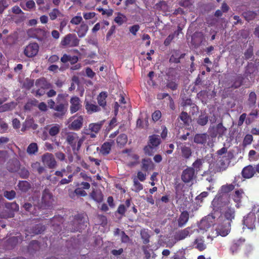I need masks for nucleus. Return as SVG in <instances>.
<instances>
[{"label": "nucleus", "mask_w": 259, "mask_h": 259, "mask_svg": "<svg viewBox=\"0 0 259 259\" xmlns=\"http://www.w3.org/2000/svg\"><path fill=\"white\" fill-rule=\"evenodd\" d=\"M33 168H36L37 171L39 174H41L45 171V168L42 166H40V164L38 162H36L32 165Z\"/></svg>", "instance_id": "6e6d98bb"}, {"label": "nucleus", "mask_w": 259, "mask_h": 259, "mask_svg": "<svg viewBox=\"0 0 259 259\" xmlns=\"http://www.w3.org/2000/svg\"><path fill=\"white\" fill-rule=\"evenodd\" d=\"M83 141L84 139L79 138L75 133L69 132L66 135V141L71 147L74 153L80 149Z\"/></svg>", "instance_id": "f03ea898"}, {"label": "nucleus", "mask_w": 259, "mask_h": 259, "mask_svg": "<svg viewBox=\"0 0 259 259\" xmlns=\"http://www.w3.org/2000/svg\"><path fill=\"white\" fill-rule=\"evenodd\" d=\"M196 178L195 170L189 167L184 170L181 175L182 180L185 183L192 182Z\"/></svg>", "instance_id": "6e6552de"}, {"label": "nucleus", "mask_w": 259, "mask_h": 259, "mask_svg": "<svg viewBox=\"0 0 259 259\" xmlns=\"http://www.w3.org/2000/svg\"><path fill=\"white\" fill-rule=\"evenodd\" d=\"M111 148V144L109 142L104 143L100 150V152L103 155H107L110 153Z\"/></svg>", "instance_id": "2f4dec72"}, {"label": "nucleus", "mask_w": 259, "mask_h": 259, "mask_svg": "<svg viewBox=\"0 0 259 259\" xmlns=\"http://www.w3.org/2000/svg\"><path fill=\"white\" fill-rule=\"evenodd\" d=\"M149 144L153 148L157 147L160 143L161 140L159 136L153 135L149 136Z\"/></svg>", "instance_id": "5701e85b"}, {"label": "nucleus", "mask_w": 259, "mask_h": 259, "mask_svg": "<svg viewBox=\"0 0 259 259\" xmlns=\"http://www.w3.org/2000/svg\"><path fill=\"white\" fill-rule=\"evenodd\" d=\"M182 156L185 159H189L192 155V150L190 147L183 144L179 145Z\"/></svg>", "instance_id": "f3484780"}, {"label": "nucleus", "mask_w": 259, "mask_h": 259, "mask_svg": "<svg viewBox=\"0 0 259 259\" xmlns=\"http://www.w3.org/2000/svg\"><path fill=\"white\" fill-rule=\"evenodd\" d=\"M41 160L44 165L50 168H55L57 166V162L52 154L46 153L41 156Z\"/></svg>", "instance_id": "1a4fd4ad"}, {"label": "nucleus", "mask_w": 259, "mask_h": 259, "mask_svg": "<svg viewBox=\"0 0 259 259\" xmlns=\"http://www.w3.org/2000/svg\"><path fill=\"white\" fill-rule=\"evenodd\" d=\"M146 175L142 171H138L137 173V179L143 182L145 180Z\"/></svg>", "instance_id": "774afa93"}, {"label": "nucleus", "mask_w": 259, "mask_h": 259, "mask_svg": "<svg viewBox=\"0 0 259 259\" xmlns=\"http://www.w3.org/2000/svg\"><path fill=\"white\" fill-rule=\"evenodd\" d=\"M97 10L101 12L102 15H107L108 16H111L113 14V11L112 9L104 10L102 8H98Z\"/></svg>", "instance_id": "de8ad7c7"}, {"label": "nucleus", "mask_w": 259, "mask_h": 259, "mask_svg": "<svg viewBox=\"0 0 259 259\" xmlns=\"http://www.w3.org/2000/svg\"><path fill=\"white\" fill-rule=\"evenodd\" d=\"M107 97V94L106 92H101L97 97L98 103L99 105L103 107H104L106 105V99Z\"/></svg>", "instance_id": "bb28decb"}, {"label": "nucleus", "mask_w": 259, "mask_h": 259, "mask_svg": "<svg viewBox=\"0 0 259 259\" xmlns=\"http://www.w3.org/2000/svg\"><path fill=\"white\" fill-rule=\"evenodd\" d=\"M255 222V216L253 213H249L243 219V224L248 229L253 230L255 229V227L254 223Z\"/></svg>", "instance_id": "9b49d317"}, {"label": "nucleus", "mask_w": 259, "mask_h": 259, "mask_svg": "<svg viewBox=\"0 0 259 259\" xmlns=\"http://www.w3.org/2000/svg\"><path fill=\"white\" fill-rule=\"evenodd\" d=\"M212 205L214 209H222V208L225 207L224 210V215L226 218L225 220L223 219L224 221H230L231 222L232 220L235 218V211L230 206V201L228 196L223 195L220 196L215 197L212 201Z\"/></svg>", "instance_id": "f257e3e1"}, {"label": "nucleus", "mask_w": 259, "mask_h": 259, "mask_svg": "<svg viewBox=\"0 0 259 259\" xmlns=\"http://www.w3.org/2000/svg\"><path fill=\"white\" fill-rule=\"evenodd\" d=\"M180 119L184 122L185 123H188L189 121V116L187 112H182L180 115Z\"/></svg>", "instance_id": "8fccbe9b"}, {"label": "nucleus", "mask_w": 259, "mask_h": 259, "mask_svg": "<svg viewBox=\"0 0 259 259\" xmlns=\"http://www.w3.org/2000/svg\"><path fill=\"white\" fill-rule=\"evenodd\" d=\"M89 29L88 25L84 23H82L77 31V34L79 37H84Z\"/></svg>", "instance_id": "c85d7f7f"}, {"label": "nucleus", "mask_w": 259, "mask_h": 259, "mask_svg": "<svg viewBox=\"0 0 259 259\" xmlns=\"http://www.w3.org/2000/svg\"><path fill=\"white\" fill-rule=\"evenodd\" d=\"M189 214L186 211H184L182 212L178 219V226L180 227H182L186 224L189 220Z\"/></svg>", "instance_id": "4be33fe9"}, {"label": "nucleus", "mask_w": 259, "mask_h": 259, "mask_svg": "<svg viewBox=\"0 0 259 259\" xmlns=\"http://www.w3.org/2000/svg\"><path fill=\"white\" fill-rule=\"evenodd\" d=\"M244 196V193L242 189L236 190L232 195L233 200L236 203V207H239V203L241 202L242 199Z\"/></svg>", "instance_id": "a211bd4d"}, {"label": "nucleus", "mask_w": 259, "mask_h": 259, "mask_svg": "<svg viewBox=\"0 0 259 259\" xmlns=\"http://www.w3.org/2000/svg\"><path fill=\"white\" fill-rule=\"evenodd\" d=\"M125 16L120 13H118L117 16L114 19V21L119 25H122L125 21Z\"/></svg>", "instance_id": "58836bf2"}, {"label": "nucleus", "mask_w": 259, "mask_h": 259, "mask_svg": "<svg viewBox=\"0 0 259 259\" xmlns=\"http://www.w3.org/2000/svg\"><path fill=\"white\" fill-rule=\"evenodd\" d=\"M82 20V18L81 16H76L72 18V19L70 21V22L73 24L77 25L81 22Z\"/></svg>", "instance_id": "5fc2aeb1"}, {"label": "nucleus", "mask_w": 259, "mask_h": 259, "mask_svg": "<svg viewBox=\"0 0 259 259\" xmlns=\"http://www.w3.org/2000/svg\"><path fill=\"white\" fill-rule=\"evenodd\" d=\"M83 117L81 116L75 118L69 125V128L73 130L77 131L79 130L82 125Z\"/></svg>", "instance_id": "6ab92c4d"}, {"label": "nucleus", "mask_w": 259, "mask_h": 259, "mask_svg": "<svg viewBox=\"0 0 259 259\" xmlns=\"http://www.w3.org/2000/svg\"><path fill=\"white\" fill-rule=\"evenodd\" d=\"M85 109L88 113L92 114L94 112H98L100 110V108L97 105L87 102L85 104Z\"/></svg>", "instance_id": "cd10ccee"}, {"label": "nucleus", "mask_w": 259, "mask_h": 259, "mask_svg": "<svg viewBox=\"0 0 259 259\" xmlns=\"http://www.w3.org/2000/svg\"><path fill=\"white\" fill-rule=\"evenodd\" d=\"M4 196L9 200H12L15 197L16 192L14 190L10 191H6L4 192Z\"/></svg>", "instance_id": "c03bdc74"}, {"label": "nucleus", "mask_w": 259, "mask_h": 259, "mask_svg": "<svg viewBox=\"0 0 259 259\" xmlns=\"http://www.w3.org/2000/svg\"><path fill=\"white\" fill-rule=\"evenodd\" d=\"M39 46L37 43H31L26 47L24 53L28 57H33L37 55Z\"/></svg>", "instance_id": "9d476101"}, {"label": "nucleus", "mask_w": 259, "mask_h": 259, "mask_svg": "<svg viewBox=\"0 0 259 259\" xmlns=\"http://www.w3.org/2000/svg\"><path fill=\"white\" fill-rule=\"evenodd\" d=\"M121 240L122 242L127 243L129 241V237L125 233L124 231L121 232Z\"/></svg>", "instance_id": "338daca9"}, {"label": "nucleus", "mask_w": 259, "mask_h": 259, "mask_svg": "<svg viewBox=\"0 0 259 259\" xmlns=\"http://www.w3.org/2000/svg\"><path fill=\"white\" fill-rule=\"evenodd\" d=\"M255 172V167H253L252 165H249L243 168L241 173L243 178L249 179L254 176Z\"/></svg>", "instance_id": "dca6fc26"}, {"label": "nucleus", "mask_w": 259, "mask_h": 259, "mask_svg": "<svg viewBox=\"0 0 259 259\" xmlns=\"http://www.w3.org/2000/svg\"><path fill=\"white\" fill-rule=\"evenodd\" d=\"M103 123L104 121H101L97 123H90L89 125V128L84 129L83 133L84 134H90V132H92L95 134H97L101 130Z\"/></svg>", "instance_id": "2eb2a0df"}, {"label": "nucleus", "mask_w": 259, "mask_h": 259, "mask_svg": "<svg viewBox=\"0 0 259 259\" xmlns=\"http://www.w3.org/2000/svg\"><path fill=\"white\" fill-rule=\"evenodd\" d=\"M70 111L72 114L80 110L81 108V102L80 99L77 96L72 97L70 99Z\"/></svg>", "instance_id": "f8f14e48"}, {"label": "nucleus", "mask_w": 259, "mask_h": 259, "mask_svg": "<svg viewBox=\"0 0 259 259\" xmlns=\"http://www.w3.org/2000/svg\"><path fill=\"white\" fill-rule=\"evenodd\" d=\"M61 126L59 124H53L49 130V133L51 136H55L60 132Z\"/></svg>", "instance_id": "72a5a7b5"}, {"label": "nucleus", "mask_w": 259, "mask_h": 259, "mask_svg": "<svg viewBox=\"0 0 259 259\" xmlns=\"http://www.w3.org/2000/svg\"><path fill=\"white\" fill-rule=\"evenodd\" d=\"M220 215V212L215 211L203 218L200 222L199 228L201 230H206L211 226L215 225L217 219Z\"/></svg>", "instance_id": "39448f33"}, {"label": "nucleus", "mask_w": 259, "mask_h": 259, "mask_svg": "<svg viewBox=\"0 0 259 259\" xmlns=\"http://www.w3.org/2000/svg\"><path fill=\"white\" fill-rule=\"evenodd\" d=\"M79 39L73 33L66 35L61 40L60 45L64 48H72L79 45Z\"/></svg>", "instance_id": "423d86ee"}, {"label": "nucleus", "mask_w": 259, "mask_h": 259, "mask_svg": "<svg viewBox=\"0 0 259 259\" xmlns=\"http://www.w3.org/2000/svg\"><path fill=\"white\" fill-rule=\"evenodd\" d=\"M74 193L78 196H85L87 195V193L84 190H83L80 188H77L74 190Z\"/></svg>", "instance_id": "13d9d810"}, {"label": "nucleus", "mask_w": 259, "mask_h": 259, "mask_svg": "<svg viewBox=\"0 0 259 259\" xmlns=\"http://www.w3.org/2000/svg\"><path fill=\"white\" fill-rule=\"evenodd\" d=\"M190 228L188 227L183 230L177 232L175 235V243L178 241L183 240L192 234Z\"/></svg>", "instance_id": "4468645a"}, {"label": "nucleus", "mask_w": 259, "mask_h": 259, "mask_svg": "<svg viewBox=\"0 0 259 259\" xmlns=\"http://www.w3.org/2000/svg\"><path fill=\"white\" fill-rule=\"evenodd\" d=\"M256 152L253 150L249 151L248 153V157L250 160H254L257 159L259 155L258 156L255 157V156L256 155Z\"/></svg>", "instance_id": "69168bd1"}, {"label": "nucleus", "mask_w": 259, "mask_h": 259, "mask_svg": "<svg viewBox=\"0 0 259 259\" xmlns=\"http://www.w3.org/2000/svg\"><path fill=\"white\" fill-rule=\"evenodd\" d=\"M8 6V3L6 0H0V13H3L4 10L7 8Z\"/></svg>", "instance_id": "603ef678"}, {"label": "nucleus", "mask_w": 259, "mask_h": 259, "mask_svg": "<svg viewBox=\"0 0 259 259\" xmlns=\"http://www.w3.org/2000/svg\"><path fill=\"white\" fill-rule=\"evenodd\" d=\"M54 201V196L48 189H45L42 193L41 203L44 207H49Z\"/></svg>", "instance_id": "0eeeda50"}, {"label": "nucleus", "mask_w": 259, "mask_h": 259, "mask_svg": "<svg viewBox=\"0 0 259 259\" xmlns=\"http://www.w3.org/2000/svg\"><path fill=\"white\" fill-rule=\"evenodd\" d=\"M19 189L22 192H27L30 188L29 183L26 181H21L18 185Z\"/></svg>", "instance_id": "f704fd0d"}, {"label": "nucleus", "mask_w": 259, "mask_h": 259, "mask_svg": "<svg viewBox=\"0 0 259 259\" xmlns=\"http://www.w3.org/2000/svg\"><path fill=\"white\" fill-rule=\"evenodd\" d=\"M217 221L215 228L217 234L223 237L226 236L230 231V222L223 221V218L220 214L217 218Z\"/></svg>", "instance_id": "20e7f679"}, {"label": "nucleus", "mask_w": 259, "mask_h": 259, "mask_svg": "<svg viewBox=\"0 0 259 259\" xmlns=\"http://www.w3.org/2000/svg\"><path fill=\"white\" fill-rule=\"evenodd\" d=\"M226 128L223 125L222 123H220L218 124L217 132L220 136H223L226 133Z\"/></svg>", "instance_id": "37998d69"}, {"label": "nucleus", "mask_w": 259, "mask_h": 259, "mask_svg": "<svg viewBox=\"0 0 259 259\" xmlns=\"http://www.w3.org/2000/svg\"><path fill=\"white\" fill-rule=\"evenodd\" d=\"M239 243L240 241L238 240L236 242L234 243L231 246L230 248V251L233 254L237 252L239 249Z\"/></svg>", "instance_id": "09e8293b"}, {"label": "nucleus", "mask_w": 259, "mask_h": 259, "mask_svg": "<svg viewBox=\"0 0 259 259\" xmlns=\"http://www.w3.org/2000/svg\"><path fill=\"white\" fill-rule=\"evenodd\" d=\"M152 163L150 159H143L142 161V168L144 170H147Z\"/></svg>", "instance_id": "a19ab883"}, {"label": "nucleus", "mask_w": 259, "mask_h": 259, "mask_svg": "<svg viewBox=\"0 0 259 259\" xmlns=\"http://www.w3.org/2000/svg\"><path fill=\"white\" fill-rule=\"evenodd\" d=\"M49 15L51 20H54L58 18L63 17L64 15L57 8L53 9L49 13Z\"/></svg>", "instance_id": "a878e982"}, {"label": "nucleus", "mask_w": 259, "mask_h": 259, "mask_svg": "<svg viewBox=\"0 0 259 259\" xmlns=\"http://www.w3.org/2000/svg\"><path fill=\"white\" fill-rule=\"evenodd\" d=\"M127 141V136L125 134H121L117 138V143L120 145H124L126 143Z\"/></svg>", "instance_id": "ea45409f"}, {"label": "nucleus", "mask_w": 259, "mask_h": 259, "mask_svg": "<svg viewBox=\"0 0 259 259\" xmlns=\"http://www.w3.org/2000/svg\"><path fill=\"white\" fill-rule=\"evenodd\" d=\"M37 152L38 146L36 143H32L28 145L27 148V152L29 155L35 154Z\"/></svg>", "instance_id": "7c9ffc66"}, {"label": "nucleus", "mask_w": 259, "mask_h": 259, "mask_svg": "<svg viewBox=\"0 0 259 259\" xmlns=\"http://www.w3.org/2000/svg\"><path fill=\"white\" fill-rule=\"evenodd\" d=\"M56 158L60 161H65L66 160V156L62 152H58L55 154Z\"/></svg>", "instance_id": "0e129e2a"}, {"label": "nucleus", "mask_w": 259, "mask_h": 259, "mask_svg": "<svg viewBox=\"0 0 259 259\" xmlns=\"http://www.w3.org/2000/svg\"><path fill=\"white\" fill-rule=\"evenodd\" d=\"M256 96L254 92H251L249 95L248 102L250 106H254L256 103Z\"/></svg>", "instance_id": "79ce46f5"}, {"label": "nucleus", "mask_w": 259, "mask_h": 259, "mask_svg": "<svg viewBox=\"0 0 259 259\" xmlns=\"http://www.w3.org/2000/svg\"><path fill=\"white\" fill-rule=\"evenodd\" d=\"M154 149L151 146L148 145L144 148V151L146 154L151 156L154 152Z\"/></svg>", "instance_id": "4d7b16f0"}, {"label": "nucleus", "mask_w": 259, "mask_h": 259, "mask_svg": "<svg viewBox=\"0 0 259 259\" xmlns=\"http://www.w3.org/2000/svg\"><path fill=\"white\" fill-rule=\"evenodd\" d=\"M35 85L37 89H33L32 93L36 97H40L45 95L46 90L53 88L52 85L45 78L37 79L35 81Z\"/></svg>", "instance_id": "7ed1b4c3"}, {"label": "nucleus", "mask_w": 259, "mask_h": 259, "mask_svg": "<svg viewBox=\"0 0 259 259\" xmlns=\"http://www.w3.org/2000/svg\"><path fill=\"white\" fill-rule=\"evenodd\" d=\"M244 17L248 21H249L250 20L254 19L256 15V13H255L254 12H251V11L245 13H244Z\"/></svg>", "instance_id": "3c124183"}, {"label": "nucleus", "mask_w": 259, "mask_h": 259, "mask_svg": "<svg viewBox=\"0 0 259 259\" xmlns=\"http://www.w3.org/2000/svg\"><path fill=\"white\" fill-rule=\"evenodd\" d=\"M195 247L200 251H202L206 248V245L204 241L201 239H196L194 241Z\"/></svg>", "instance_id": "473e14b6"}, {"label": "nucleus", "mask_w": 259, "mask_h": 259, "mask_svg": "<svg viewBox=\"0 0 259 259\" xmlns=\"http://www.w3.org/2000/svg\"><path fill=\"white\" fill-rule=\"evenodd\" d=\"M35 4L33 0H26V7L27 10H31L35 7Z\"/></svg>", "instance_id": "e2e57ef3"}, {"label": "nucleus", "mask_w": 259, "mask_h": 259, "mask_svg": "<svg viewBox=\"0 0 259 259\" xmlns=\"http://www.w3.org/2000/svg\"><path fill=\"white\" fill-rule=\"evenodd\" d=\"M161 117V113L159 110L155 111L152 115L153 120L154 121H158Z\"/></svg>", "instance_id": "864d4df0"}, {"label": "nucleus", "mask_w": 259, "mask_h": 259, "mask_svg": "<svg viewBox=\"0 0 259 259\" xmlns=\"http://www.w3.org/2000/svg\"><path fill=\"white\" fill-rule=\"evenodd\" d=\"M253 140L252 135L248 134L245 136L243 141V144L245 146L249 145L251 143Z\"/></svg>", "instance_id": "49530a36"}, {"label": "nucleus", "mask_w": 259, "mask_h": 259, "mask_svg": "<svg viewBox=\"0 0 259 259\" xmlns=\"http://www.w3.org/2000/svg\"><path fill=\"white\" fill-rule=\"evenodd\" d=\"M239 187V185L238 183H236V178H235L234 181L232 184H227L223 185L220 189V192H221V193H222V194H220L218 195H217L215 197L220 196L223 195H226L227 196V195L226 194L227 193L231 192L234 189H236V187L238 188Z\"/></svg>", "instance_id": "ddd939ff"}, {"label": "nucleus", "mask_w": 259, "mask_h": 259, "mask_svg": "<svg viewBox=\"0 0 259 259\" xmlns=\"http://www.w3.org/2000/svg\"><path fill=\"white\" fill-rule=\"evenodd\" d=\"M6 207L11 208L15 211H18L19 210V205L15 202L8 203L6 204Z\"/></svg>", "instance_id": "bf43d9fd"}, {"label": "nucleus", "mask_w": 259, "mask_h": 259, "mask_svg": "<svg viewBox=\"0 0 259 259\" xmlns=\"http://www.w3.org/2000/svg\"><path fill=\"white\" fill-rule=\"evenodd\" d=\"M221 159L219 161L220 167L222 170L226 169L230 164V161L229 158V154L227 156H223L220 157Z\"/></svg>", "instance_id": "393cba45"}, {"label": "nucleus", "mask_w": 259, "mask_h": 259, "mask_svg": "<svg viewBox=\"0 0 259 259\" xmlns=\"http://www.w3.org/2000/svg\"><path fill=\"white\" fill-rule=\"evenodd\" d=\"M34 84V80L27 78L23 83V87L26 89H30Z\"/></svg>", "instance_id": "a18cd8bd"}, {"label": "nucleus", "mask_w": 259, "mask_h": 259, "mask_svg": "<svg viewBox=\"0 0 259 259\" xmlns=\"http://www.w3.org/2000/svg\"><path fill=\"white\" fill-rule=\"evenodd\" d=\"M208 135L206 134H197L194 137V142L197 144H204L208 139Z\"/></svg>", "instance_id": "412c9836"}, {"label": "nucleus", "mask_w": 259, "mask_h": 259, "mask_svg": "<svg viewBox=\"0 0 259 259\" xmlns=\"http://www.w3.org/2000/svg\"><path fill=\"white\" fill-rule=\"evenodd\" d=\"M204 162V160L203 159L198 158L192 164V168L197 172L200 171L202 167V165Z\"/></svg>", "instance_id": "c756f323"}, {"label": "nucleus", "mask_w": 259, "mask_h": 259, "mask_svg": "<svg viewBox=\"0 0 259 259\" xmlns=\"http://www.w3.org/2000/svg\"><path fill=\"white\" fill-rule=\"evenodd\" d=\"M91 198L97 202H101L103 199V194L99 190H93L90 195Z\"/></svg>", "instance_id": "b1692460"}, {"label": "nucleus", "mask_w": 259, "mask_h": 259, "mask_svg": "<svg viewBox=\"0 0 259 259\" xmlns=\"http://www.w3.org/2000/svg\"><path fill=\"white\" fill-rule=\"evenodd\" d=\"M141 236L143 239V243L144 244H147L149 242L150 235L148 233V231L146 229H143L141 231Z\"/></svg>", "instance_id": "c9c22d12"}, {"label": "nucleus", "mask_w": 259, "mask_h": 259, "mask_svg": "<svg viewBox=\"0 0 259 259\" xmlns=\"http://www.w3.org/2000/svg\"><path fill=\"white\" fill-rule=\"evenodd\" d=\"M143 189V186L138 180L136 178L134 179V185L132 190L136 192H138Z\"/></svg>", "instance_id": "e433bc0d"}, {"label": "nucleus", "mask_w": 259, "mask_h": 259, "mask_svg": "<svg viewBox=\"0 0 259 259\" xmlns=\"http://www.w3.org/2000/svg\"><path fill=\"white\" fill-rule=\"evenodd\" d=\"M176 32H175L174 33L169 34L166 38L165 39L164 44L165 46H168L170 44L171 41L172 40V39L174 38L175 35L176 34Z\"/></svg>", "instance_id": "052dcab7"}, {"label": "nucleus", "mask_w": 259, "mask_h": 259, "mask_svg": "<svg viewBox=\"0 0 259 259\" xmlns=\"http://www.w3.org/2000/svg\"><path fill=\"white\" fill-rule=\"evenodd\" d=\"M139 29H140V26L138 24L134 25L130 27V32L132 33L134 35H136L137 32L139 31Z\"/></svg>", "instance_id": "680f3d73"}, {"label": "nucleus", "mask_w": 259, "mask_h": 259, "mask_svg": "<svg viewBox=\"0 0 259 259\" xmlns=\"http://www.w3.org/2000/svg\"><path fill=\"white\" fill-rule=\"evenodd\" d=\"M208 122V117L204 114L200 115L198 119L197 123L198 124L203 126L206 124Z\"/></svg>", "instance_id": "4c0bfd02"}, {"label": "nucleus", "mask_w": 259, "mask_h": 259, "mask_svg": "<svg viewBox=\"0 0 259 259\" xmlns=\"http://www.w3.org/2000/svg\"><path fill=\"white\" fill-rule=\"evenodd\" d=\"M137 126L140 128H147L148 126V117L146 114H141L137 121Z\"/></svg>", "instance_id": "aec40b11"}]
</instances>
